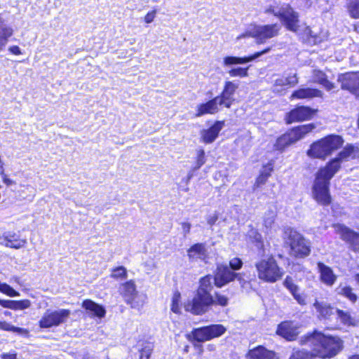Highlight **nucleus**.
Instances as JSON below:
<instances>
[{"label": "nucleus", "instance_id": "20", "mask_svg": "<svg viewBox=\"0 0 359 359\" xmlns=\"http://www.w3.org/2000/svg\"><path fill=\"white\" fill-rule=\"evenodd\" d=\"M271 50V48H266L263 50L262 51L257 52L252 55L248 56V57H235V56H226L224 57L223 59V65L225 67H229L233 65H238V64H245L250 62H252L255 60V59L258 58L259 56L267 53Z\"/></svg>", "mask_w": 359, "mask_h": 359}, {"label": "nucleus", "instance_id": "33", "mask_svg": "<svg viewBox=\"0 0 359 359\" xmlns=\"http://www.w3.org/2000/svg\"><path fill=\"white\" fill-rule=\"evenodd\" d=\"M336 291L338 294L347 298L352 303H355L358 299L357 295L353 292V289L350 286L340 284Z\"/></svg>", "mask_w": 359, "mask_h": 359}, {"label": "nucleus", "instance_id": "58", "mask_svg": "<svg viewBox=\"0 0 359 359\" xmlns=\"http://www.w3.org/2000/svg\"><path fill=\"white\" fill-rule=\"evenodd\" d=\"M272 170H273V168H272L271 165L269 164V165L264 166L262 171H265V174H269V177Z\"/></svg>", "mask_w": 359, "mask_h": 359}, {"label": "nucleus", "instance_id": "39", "mask_svg": "<svg viewBox=\"0 0 359 359\" xmlns=\"http://www.w3.org/2000/svg\"><path fill=\"white\" fill-rule=\"evenodd\" d=\"M205 163V154L203 149H198L196 150V165L194 168V170H198L202 165Z\"/></svg>", "mask_w": 359, "mask_h": 359}, {"label": "nucleus", "instance_id": "52", "mask_svg": "<svg viewBox=\"0 0 359 359\" xmlns=\"http://www.w3.org/2000/svg\"><path fill=\"white\" fill-rule=\"evenodd\" d=\"M155 17H156V11H151V12L148 13L144 16V21L147 24L151 23V22H153Z\"/></svg>", "mask_w": 359, "mask_h": 359}, {"label": "nucleus", "instance_id": "46", "mask_svg": "<svg viewBox=\"0 0 359 359\" xmlns=\"http://www.w3.org/2000/svg\"><path fill=\"white\" fill-rule=\"evenodd\" d=\"M284 285L290 290L292 293H294L295 292L299 291V288L297 285H296L291 278L287 277L284 280Z\"/></svg>", "mask_w": 359, "mask_h": 359}, {"label": "nucleus", "instance_id": "9", "mask_svg": "<svg viewBox=\"0 0 359 359\" xmlns=\"http://www.w3.org/2000/svg\"><path fill=\"white\" fill-rule=\"evenodd\" d=\"M280 29V26L277 24L267 25H256L237 37L241 39L246 36H251L256 39L257 43H264L266 40L276 36Z\"/></svg>", "mask_w": 359, "mask_h": 359}, {"label": "nucleus", "instance_id": "53", "mask_svg": "<svg viewBox=\"0 0 359 359\" xmlns=\"http://www.w3.org/2000/svg\"><path fill=\"white\" fill-rule=\"evenodd\" d=\"M217 219L218 214L217 212H215L214 214L210 215L207 217V222L208 224L212 226L215 224Z\"/></svg>", "mask_w": 359, "mask_h": 359}, {"label": "nucleus", "instance_id": "51", "mask_svg": "<svg viewBox=\"0 0 359 359\" xmlns=\"http://www.w3.org/2000/svg\"><path fill=\"white\" fill-rule=\"evenodd\" d=\"M269 177V174H265V171H262L260 175L257 179L258 184H264Z\"/></svg>", "mask_w": 359, "mask_h": 359}, {"label": "nucleus", "instance_id": "55", "mask_svg": "<svg viewBox=\"0 0 359 359\" xmlns=\"http://www.w3.org/2000/svg\"><path fill=\"white\" fill-rule=\"evenodd\" d=\"M182 228L184 236H186L190 232L191 224L188 222H183L182 223Z\"/></svg>", "mask_w": 359, "mask_h": 359}, {"label": "nucleus", "instance_id": "50", "mask_svg": "<svg viewBox=\"0 0 359 359\" xmlns=\"http://www.w3.org/2000/svg\"><path fill=\"white\" fill-rule=\"evenodd\" d=\"M302 30L304 31V35L306 37L311 36L314 37L313 35V32L309 27H306L304 25H301L300 27V33L299 34H302Z\"/></svg>", "mask_w": 359, "mask_h": 359}, {"label": "nucleus", "instance_id": "27", "mask_svg": "<svg viewBox=\"0 0 359 359\" xmlns=\"http://www.w3.org/2000/svg\"><path fill=\"white\" fill-rule=\"evenodd\" d=\"M249 359H275V353L263 346H257L248 352Z\"/></svg>", "mask_w": 359, "mask_h": 359}, {"label": "nucleus", "instance_id": "26", "mask_svg": "<svg viewBox=\"0 0 359 359\" xmlns=\"http://www.w3.org/2000/svg\"><path fill=\"white\" fill-rule=\"evenodd\" d=\"M5 246L14 249H20L27 243L26 239H21L13 232H8L4 235Z\"/></svg>", "mask_w": 359, "mask_h": 359}, {"label": "nucleus", "instance_id": "45", "mask_svg": "<svg viewBox=\"0 0 359 359\" xmlns=\"http://www.w3.org/2000/svg\"><path fill=\"white\" fill-rule=\"evenodd\" d=\"M0 291L9 297H18L20 295L18 292L6 283H2L0 285Z\"/></svg>", "mask_w": 359, "mask_h": 359}, {"label": "nucleus", "instance_id": "8", "mask_svg": "<svg viewBox=\"0 0 359 359\" xmlns=\"http://www.w3.org/2000/svg\"><path fill=\"white\" fill-rule=\"evenodd\" d=\"M226 328L219 324L211 325L194 329L190 333L186 335L189 341H198L205 342L214 338L219 337L224 334Z\"/></svg>", "mask_w": 359, "mask_h": 359}, {"label": "nucleus", "instance_id": "22", "mask_svg": "<svg viewBox=\"0 0 359 359\" xmlns=\"http://www.w3.org/2000/svg\"><path fill=\"white\" fill-rule=\"evenodd\" d=\"M298 83L296 74L281 76L274 81L273 91L277 93H283L289 86H294Z\"/></svg>", "mask_w": 359, "mask_h": 359}, {"label": "nucleus", "instance_id": "60", "mask_svg": "<svg viewBox=\"0 0 359 359\" xmlns=\"http://www.w3.org/2000/svg\"><path fill=\"white\" fill-rule=\"evenodd\" d=\"M252 233L255 234V240L259 243L261 241V235L256 231H252Z\"/></svg>", "mask_w": 359, "mask_h": 359}, {"label": "nucleus", "instance_id": "19", "mask_svg": "<svg viewBox=\"0 0 359 359\" xmlns=\"http://www.w3.org/2000/svg\"><path fill=\"white\" fill-rule=\"evenodd\" d=\"M224 126V121H217L208 129L201 130L200 133L201 141L205 144L213 142L217 138Z\"/></svg>", "mask_w": 359, "mask_h": 359}, {"label": "nucleus", "instance_id": "44", "mask_svg": "<svg viewBox=\"0 0 359 359\" xmlns=\"http://www.w3.org/2000/svg\"><path fill=\"white\" fill-rule=\"evenodd\" d=\"M180 293L179 292H175L172 298V304H171V310L176 313L180 312Z\"/></svg>", "mask_w": 359, "mask_h": 359}, {"label": "nucleus", "instance_id": "29", "mask_svg": "<svg viewBox=\"0 0 359 359\" xmlns=\"http://www.w3.org/2000/svg\"><path fill=\"white\" fill-rule=\"evenodd\" d=\"M0 305L12 310H24L31 306V302L29 299L19 301L0 299Z\"/></svg>", "mask_w": 359, "mask_h": 359}, {"label": "nucleus", "instance_id": "40", "mask_svg": "<svg viewBox=\"0 0 359 359\" xmlns=\"http://www.w3.org/2000/svg\"><path fill=\"white\" fill-rule=\"evenodd\" d=\"M229 304V298L219 292H215L213 296V305H219L221 306H226Z\"/></svg>", "mask_w": 359, "mask_h": 359}, {"label": "nucleus", "instance_id": "1", "mask_svg": "<svg viewBox=\"0 0 359 359\" xmlns=\"http://www.w3.org/2000/svg\"><path fill=\"white\" fill-rule=\"evenodd\" d=\"M355 155V147L348 145L338 154L337 157L332 159L326 166L317 172L312 187V194L318 203L324 205L331 203V196L329 192L330 180L339 170L341 162L354 158Z\"/></svg>", "mask_w": 359, "mask_h": 359}, {"label": "nucleus", "instance_id": "48", "mask_svg": "<svg viewBox=\"0 0 359 359\" xmlns=\"http://www.w3.org/2000/svg\"><path fill=\"white\" fill-rule=\"evenodd\" d=\"M295 300L300 304V305H306V297L304 294H300L298 292H295L292 294Z\"/></svg>", "mask_w": 359, "mask_h": 359}, {"label": "nucleus", "instance_id": "5", "mask_svg": "<svg viewBox=\"0 0 359 359\" xmlns=\"http://www.w3.org/2000/svg\"><path fill=\"white\" fill-rule=\"evenodd\" d=\"M255 267L258 278L266 282L274 283L283 276V271L271 255L257 262Z\"/></svg>", "mask_w": 359, "mask_h": 359}, {"label": "nucleus", "instance_id": "38", "mask_svg": "<svg viewBox=\"0 0 359 359\" xmlns=\"http://www.w3.org/2000/svg\"><path fill=\"white\" fill-rule=\"evenodd\" d=\"M127 270L124 266H118L112 269L111 277L114 279H125L127 278Z\"/></svg>", "mask_w": 359, "mask_h": 359}, {"label": "nucleus", "instance_id": "63", "mask_svg": "<svg viewBox=\"0 0 359 359\" xmlns=\"http://www.w3.org/2000/svg\"><path fill=\"white\" fill-rule=\"evenodd\" d=\"M4 314L6 316H10L11 315V313L10 311H6L4 312Z\"/></svg>", "mask_w": 359, "mask_h": 359}, {"label": "nucleus", "instance_id": "47", "mask_svg": "<svg viewBox=\"0 0 359 359\" xmlns=\"http://www.w3.org/2000/svg\"><path fill=\"white\" fill-rule=\"evenodd\" d=\"M243 262L240 258L234 257L229 261V266L231 271H237L241 269Z\"/></svg>", "mask_w": 359, "mask_h": 359}, {"label": "nucleus", "instance_id": "37", "mask_svg": "<svg viewBox=\"0 0 359 359\" xmlns=\"http://www.w3.org/2000/svg\"><path fill=\"white\" fill-rule=\"evenodd\" d=\"M0 329L2 330L11 331L20 334H24L27 332L26 330L21 327H15L6 321L1 320H0Z\"/></svg>", "mask_w": 359, "mask_h": 359}, {"label": "nucleus", "instance_id": "7", "mask_svg": "<svg viewBox=\"0 0 359 359\" xmlns=\"http://www.w3.org/2000/svg\"><path fill=\"white\" fill-rule=\"evenodd\" d=\"M119 290L126 303L132 308L139 310L144 304L147 297L145 294L138 292L133 280L121 284Z\"/></svg>", "mask_w": 359, "mask_h": 359}, {"label": "nucleus", "instance_id": "42", "mask_svg": "<svg viewBox=\"0 0 359 359\" xmlns=\"http://www.w3.org/2000/svg\"><path fill=\"white\" fill-rule=\"evenodd\" d=\"M153 351V345L151 343H147L140 351V359H149Z\"/></svg>", "mask_w": 359, "mask_h": 359}, {"label": "nucleus", "instance_id": "21", "mask_svg": "<svg viewBox=\"0 0 359 359\" xmlns=\"http://www.w3.org/2000/svg\"><path fill=\"white\" fill-rule=\"evenodd\" d=\"M317 268L320 273V280L323 283L327 286H332L335 283L337 276L330 266L322 262H318Z\"/></svg>", "mask_w": 359, "mask_h": 359}, {"label": "nucleus", "instance_id": "14", "mask_svg": "<svg viewBox=\"0 0 359 359\" xmlns=\"http://www.w3.org/2000/svg\"><path fill=\"white\" fill-rule=\"evenodd\" d=\"M316 110L309 107L300 106L288 112L285 118L287 123L300 122L312 118L316 114Z\"/></svg>", "mask_w": 359, "mask_h": 359}, {"label": "nucleus", "instance_id": "31", "mask_svg": "<svg viewBox=\"0 0 359 359\" xmlns=\"http://www.w3.org/2000/svg\"><path fill=\"white\" fill-rule=\"evenodd\" d=\"M336 313L341 323L347 327H358L359 319L352 316L348 311L340 309L336 310Z\"/></svg>", "mask_w": 359, "mask_h": 359}, {"label": "nucleus", "instance_id": "56", "mask_svg": "<svg viewBox=\"0 0 359 359\" xmlns=\"http://www.w3.org/2000/svg\"><path fill=\"white\" fill-rule=\"evenodd\" d=\"M9 51L14 54V55H20L22 53H21V50H20V48L18 46H11L9 48H8Z\"/></svg>", "mask_w": 359, "mask_h": 359}, {"label": "nucleus", "instance_id": "41", "mask_svg": "<svg viewBox=\"0 0 359 359\" xmlns=\"http://www.w3.org/2000/svg\"><path fill=\"white\" fill-rule=\"evenodd\" d=\"M228 74L231 77H246L248 75V68H232L229 71H228Z\"/></svg>", "mask_w": 359, "mask_h": 359}, {"label": "nucleus", "instance_id": "10", "mask_svg": "<svg viewBox=\"0 0 359 359\" xmlns=\"http://www.w3.org/2000/svg\"><path fill=\"white\" fill-rule=\"evenodd\" d=\"M213 295L211 293L204 292L202 290H197L196 294L191 301L184 305L186 311H190L196 315H201L206 313L212 306Z\"/></svg>", "mask_w": 359, "mask_h": 359}, {"label": "nucleus", "instance_id": "12", "mask_svg": "<svg viewBox=\"0 0 359 359\" xmlns=\"http://www.w3.org/2000/svg\"><path fill=\"white\" fill-rule=\"evenodd\" d=\"M71 314L69 309H60L57 310L48 309L39 321L41 328H50L56 327L67 321Z\"/></svg>", "mask_w": 359, "mask_h": 359}, {"label": "nucleus", "instance_id": "30", "mask_svg": "<svg viewBox=\"0 0 359 359\" xmlns=\"http://www.w3.org/2000/svg\"><path fill=\"white\" fill-rule=\"evenodd\" d=\"M82 307L91 313L94 316L103 318L105 316L106 311L104 308L90 299H86L82 303Z\"/></svg>", "mask_w": 359, "mask_h": 359}, {"label": "nucleus", "instance_id": "2", "mask_svg": "<svg viewBox=\"0 0 359 359\" xmlns=\"http://www.w3.org/2000/svg\"><path fill=\"white\" fill-rule=\"evenodd\" d=\"M300 342L312 348L311 353L304 350L294 351L289 359H310L312 355L331 358L343 348V341L339 337L327 335L318 331L302 337Z\"/></svg>", "mask_w": 359, "mask_h": 359}, {"label": "nucleus", "instance_id": "25", "mask_svg": "<svg viewBox=\"0 0 359 359\" xmlns=\"http://www.w3.org/2000/svg\"><path fill=\"white\" fill-rule=\"evenodd\" d=\"M323 93L314 88H306L294 90L290 96V100L294 99H310L313 97H321Z\"/></svg>", "mask_w": 359, "mask_h": 359}, {"label": "nucleus", "instance_id": "6", "mask_svg": "<svg viewBox=\"0 0 359 359\" xmlns=\"http://www.w3.org/2000/svg\"><path fill=\"white\" fill-rule=\"evenodd\" d=\"M315 128L316 126L313 123L302 125L296 127L278 137L274 146L276 149L283 150L286 147L302 139L306 134L311 132Z\"/></svg>", "mask_w": 359, "mask_h": 359}, {"label": "nucleus", "instance_id": "57", "mask_svg": "<svg viewBox=\"0 0 359 359\" xmlns=\"http://www.w3.org/2000/svg\"><path fill=\"white\" fill-rule=\"evenodd\" d=\"M1 359H16V353H3L1 355Z\"/></svg>", "mask_w": 359, "mask_h": 359}, {"label": "nucleus", "instance_id": "15", "mask_svg": "<svg viewBox=\"0 0 359 359\" xmlns=\"http://www.w3.org/2000/svg\"><path fill=\"white\" fill-rule=\"evenodd\" d=\"M238 83L227 81L224 82V88L220 95L217 96L219 105L230 108L235 101L234 95L238 88Z\"/></svg>", "mask_w": 359, "mask_h": 359}, {"label": "nucleus", "instance_id": "24", "mask_svg": "<svg viewBox=\"0 0 359 359\" xmlns=\"http://www.w3.org/2000/svg\"><path fill=\"white\" fill-rule=\"evenodd\" d=\"M313 306L316 309L318 313V317L320 319H330V317L336 313V310L337 309L332 307L330 304L325 302H320L317 299H315Z\"/></svg>", "mask_w": 359, "mask_h": 359}, {"label": "nucleus", "instance_id": "17", "mask_svg": "<svg viewBox=\"0 0 359 359\" xmlns=\"http://www.w3.org/2000/svg\"><path fill=\"white\" fill-rule=\"evenodd\" d=\"M236 272L230 269L226 264L217 266L215 276V285L217 287H222L235 280Z\"/></svg>", "mask_w": 359, "mask_h": 359}, {"label": "nucleus", "instance_id": "43", "mask_svg": "<svg viewBox=\"0 0 359 359\" xmlns=\"http://www.w3.org/2000/svg\"><path fill=\"white\" fill-rule=\"evenodd\" d=\"M276 219V213L273 211H269V212L265 214L264 218V225L267 229H269L272 227L274 224Z\"/></svg>", "mask_w": 359, "mask_h": 359}, {"label": "nucleus", "instance_id": "23", "mask_svg": "<svg viewBox=\"0 0 359 359\" xmlns=\"http://www.w3.org/2000/svg\"><path fill=\"white\" fill-rule=\"evenodd\" d=\"M219 102L215 97L205 103L198 104L196 107V116L200 117L205 114H215L219 111Z\"/></svg>", "mask_w": 359, "mask_h": 359}, {"label": "nucleus", "instance_id": "4", "mask_svg": "<svg viewBox=\"0 0 359 359\" xmlns=\"http://www.w3.org/2000/svg\"><path fill=\"white\" fill-rule=\"evenodd\" d=\"M284 238L290 247V255L295 257L303 258L311 252L310 242L301 233L293 229L287 228L284 231Z\"/></svg>", "mask_w": 359, "mask_h": 359}, {"label": "nucleus", "instance_id": "32", "mask_svg": "<svg viewBox=\"0 0 359 359\" xmlns=\"http://www.w3.org/2000/svg\"><path fill=\"white\" fill-rule=\"evenodd\" d=\"M313 80L322 85L327 90H331L334 88V84L329 81L325 73L320 70L313 71Z\"/></svg>", "mask_w": 359, "mask_h": 359}, {"label": "nucleus", "instance_id": "28", "mask_svg": "<svg viewBox=\"0 0 359 359\" xmlns=\"http://www.w3.org/2000/svg\"><path fill=\"white\" fill-rule=\"evenodd\" d=\"M187 252L191 260L205 259L207 256V249L203 243H196L192 245Z\"/></svg>", "mask_w": 359, "mask_h": 359}, {"label": "nucleus", "instance_id": "59", "mask_svg": "<svg viewBox=\"0 0 359 359\" xmlns=\"http://www.w3.org/2000/svg\"><path fill=\"white\" fill-rule=\"evenodd\" d=\"M266 13H273L275 16H276V13H278V11H276L273 7L270 6L265 11Z\"/></svg>", "mask_w": 359, "mask_h": 359}, {"label": "nucleus", "instance_id": "18", "mask_svg": "<svg viewBox=\"0 0 359 359\" xmlns=\"http://www.w3.org/2000/svg\"><path fill=\"white\" fill-rule=\"evenodd\" d=\"M299 327L292 322H283L278 325L276 333L289 341L294 340L299 333Z\"/></svg>", "mask_w": 359, "mask_h": 359}, {"label": "nucleus", "instance_id": "34", "mask_svg": "<svg viewBox=\"0 0 359 359\" xmlns=\"http://www.w3.org/2000/svg\"><path fill=\"white\" fill-rule=\"evenodd\" d=\"M237 280L239 283V285L241 286V288L243 292H249L251 289V283L250 281L246 278V275L244 273H236L235 276V280Z\"/></svg>", "mask_w": 359, "mask_h": 359}, {"label": "nucleus", "instance_id": "3", "mask_svg": "<svg viewBox=\"0 0 359 359\" xmlns=\"http://www.w3.org/2000/svg\"><path fill=\"white\" fill-rule=\"evenodd\" d=\"M342 138L339 135H328L321 140L313 143L307 151L310 157L325 159L334 151L341 147Z\"/></svg>", "mask_w": 359, "mask_h": 359}, {"label": "nucleus", "instance_id": "35", "mask_svg": "<svg viewBox=\"0 0 359 359\" xmlns=\"http://www.w3.org/2000/svg\"><path fill=\"white\" fill-rule=\"evenodd\" d=\"M212 289V278L210 276H206L201 279L200 286L197 290H202L204 292L211 293Z\"/></svg>", "mask_w": 359, "mask_h": 359}, {"label": "nucleus", "instance_id": "13", "mask_svg": "<svg viewBox=\"0 0 359 359\" xmlns=\"http://www.w3.org/2000/svg\"><path fill=\"white\" fill-rule=\"evenodd\" d=\"M333 227L340 238L350 245L353 251L359 250V233L355 232L340 224H334Z\"/></svg>", "mask_w": 359, "mask_h": 359}, {"label": "nucleus", "instance_id": "54", "mask_svg": "<svg viewBox=\"0 0 359 359\" xmlns=\"http://www.w3.org/2000/svg\"><path fill=\"white\" fill-rule=\"evenodd\" d=\"M0 175H2L3 182L7 185L10 186L14 183V182L9 179L6 175L4 174V168H1Z\"/></svg>", "mask_w": 359, "mask_h": 359}, {"label": "nucleus", "instance_id": "36", "mask_svg": "<svg viewBox=\"0 0 359 359\" xmlns=\"http://www.w3.org/2000/svg\"><path fill=\"white\" fill-rule=\"evenodd\" d=\"M347 8L351 18H359V0H348Z\"/></svg>", "mask_w": 359, "mask_h": 359}, {"label": "nucleus", "instance_id": "49", "mask_svg": "<svg viewBox=\"0 0 359 359\" xmlns=\"http://www.w3.org/2000/svg\"><path fill=\"white\" fill-rule=\"evenodd\" d=\"M189 341L192 343V345L194 347V348L198 351V355H202L203 353V345L201 344L202 342L195 341V340H192V341Z\"/></svg>", "mask_w": 359, "mask_h": 359}, {"label": "nucleus", "instance_id": "61", "mask_svg": "<svg viewBox=\"0 0 359 359\" xmlns=\"http://www.w3.org/2000/svg\"><path fill=\"white\" fill-rule=\"evenodd\" d=\"M348 359H359V354L353 355L350 356Z\"/></svg>", "mask_w": 359, "mask_h": 359}, {"label": "nucleus", "instance_id": "16", "mask_svg": "<svg viewBox=\"0 0 359 359\" xmlns=\"http://www.w3.org/2000/svg\"><path fill=\"white\" fill-rule=\"evenodd\" d=\"M341 88L359 97V72H348L338 77Z\"/></svg>", "mask_w": 359, "mask_h": 359}, {"label": "nucleus", "instance_id": "62", "mask_svg": "<svg viewBox=\"0 0 359 359\" xmlns=\"http://www.w3.org/2000/svg\"><path fill=\"white\" fill-rule=\"evenodd\" d=\"M189 351V345H186L184 348V353H188Z\"/></svg>", "mask_w": 359, "mask_h": 359}, {"label": "nucleus", "instance_id": "64", "mask_svg": "<svg viewBox=\"0 0 359 359\" xmlns=\"http://www.w3.org/2000/svg\"><path fill=\"white\" fill-rule=\"evenodd\" d=\"M355 280L359 283V273L355 276Z\"/></svg>", "mask_w": 359, "mask_h": 359}, {"label": "nucleus", "instance_id": "11", "mask_svg": "<svg viewBox=\"0 0 359 359\" xmlns=\"http://www.w3.org/2000/svg\"><path fill=\"white\" fill-rule=\"evenodd\" d=\"M276 13V17L288 30L297 34L300 33L299 13L294 11L289 4L282 5Z\"/></svg>", "mask_w": 359, "mask_h": 359}]
</instances>
